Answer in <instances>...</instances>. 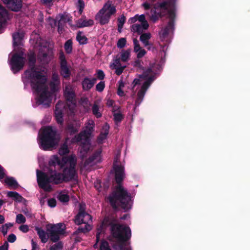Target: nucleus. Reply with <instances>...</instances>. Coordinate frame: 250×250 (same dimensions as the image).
I'll return each instance as SVG.
<instances>
[{
	"label": "nucleus",
	"instance_id": "1",
	"mask_svg": "<svg viewBox=\"0 0 250 250\" xmlns=\"http://www.w3.org/2000/svg\"><path fill=\"white\" fill-rule=\"evenodd\" d=\"M22 81L25 84H30L35 96L36 105L42 104L48 106L51 102L52 95L60 88V81L58 74L52 75L49 85L51 92L48 91L46 86V71L43 68L32 67L24 72Z\"/></svg>",
	"mask_w": 250,
	"mask_h": 250
},
{
	"label": "nucleus",
	"instance_id": "2",
	"mask_svg": "<svg viewBox=\"0 0 250 250\" xmlns=\"http://www.w3.org/2000/svg\"><path fill=\"white\" fill-rule=\"evenodd\" d=\"M49 164L50 166H59L63 169V173L51 170L45 174L37 170L39 186L45 191L51 190V183L58 184L64 181H69L74 179L76 175L77 157L75 155L71 154L67 157H63L61 160L57 155H53L50 158Z\"/></svg>",
	"mask_w": 250,
	"mask_h": 250
},
{
	"label": "nucleus",
	"instance_id": "3",
	"mask_svg": "<svg viewBox=\"0 0 250 250\" xmlns=\"http://www.w3.org/2000/svg\"><path fill=\"white\" fill-rule=\"evenodd\" d=\"M149 15V19L155 22L161 17L167 15L169 20L167 25L159 32L160 40L166 43L171 41V34L174 30V21L175 18V2L174 0H168L155 4L151 9Z\"/></svg>",
	"mask_w": 250,
	"mask_h": 250
},
{
	"label": "nucleus",
	"instance_id": "4",
	"mask_svg": "<svg viewBox=\"0 0 250 250\" xmlns=\"http://www.w3.org/2000/svg\"><path fill=\"white\" fill-rule=\"evenodd\" d=\"M119 159V157L117 155L115 159L113 167L118 186L107 200L113 208L121 207L123 209L127 210L131 208L132 202L130 195L120 184L125 177V173L124 166L120 163Z\"/></svg>",
	"mask_w": 250,
	"mask_h": 250
},
{
	"label": "nucleus",
	"instance_id": "5",
	"mask_svg": "<svg viewBox=\"0 0 250 250\" xmlns=\"http://www.w3.org/2000/svg\"><path fill=\"white\" fill-rule=\"evenodd\" d=\"M64 96L66 100L67 106L66 107L63 103L59 102L56 105L55 110V117L56 121L61 125H62L63 115L64 113H67L69 116H71L75 112V94L73 87L69 84H66L65 86Z\"/></svg>",
	"mask_w": 250,
	"mask_h": 250
},
{
	"label": "nucleus",
	"instance_id": "6",
	"mask_svg": "<svg viewBox=\"0 0 250 250\" xmlns=\"http://www.w3.org/2000/svg\"><path fill=\"white\" fill-rule=\"evenodd\" d=\"M27 55L22 48H15L9 55L8 63L14 73L21 70L26 62ZM30 66L33 65L36 62V56L34 52L30 51L27 55Z\"/></svg>",
	"mask_w": 250,
	"mask_h": 250
},
{
	"label": "nucleus",
	"instance_id": "7",
	"mask_svg": "<svg viewBox=\"0 0 250 250\" xmlns=\"http://www.w3.org/2000/svg\"><path fill=\"white\" fill-rule=\"evenodd\" d=\"M112 237L110 241L115 242L113 247L116 250H131L126 240L131 237V230L129 227L111 224Z\"/></svg>",
	"mask_w": 250,
	"mask_h": 250
},
{
	"label": "nucleus",
	"instance_id": "8",
	"mask_svg": "<svg viewBox=\"0 0 250 250\" xmlns=\"http://www.w3.org/2000/svg\"><path fill=\"white\" fill-rule=\"evenodd\" d=\"M160 66L154 64L151 66L146 72H144L142 76H141L139 79H135L133 82V86H135L138 84L143 83L141 89L138 92L137 98L135 101V105L138 106L143 100L146 91L149 86L151 83L154 79L153 74H155L157 69H159Z\"/></svg>",
	"mask_w": 250,
	"mask_h": 250
},
{
	"label": "nucleus",
	"instance_id": "9",
	"mask_svg": "<svg viewBox=\"0 0 250 250\" xmlns=\"http://www.w3.org/2000/svg\"><path fill=\"white\" fill-rule=\"evenodd\" d=\"M60 140L56 130L51 126L42 127L39 131L38 143L41 148L47 150L56 146Z\"/></svg>",
	"mask_w": 250,
	"mask_h": 250
},
{
	"label": "nucleus",
	"instance_id": "10",
	"mask_svg": "<svg viewBox=\"0 0 250 250\" xmlns=\"http://www.w3.org/2000/svg\"><path fill=\"white\" fill-rule=\"evenodd\" d=\"M65 225L63 223L48 225L47 228V233L39 228H36V230L40 238L43 243H46L48 238L53 242H56L60 239V236L64 233Z\"/></svg>",
	"mask_w": 250,
	"mask_h": 250
},
{
	"label": "nucleus",
	"instance_id": "11",
	"mask_svg": "<svg viewBox=\"0 0 250 250\" xmlns=\"http://www.w3.org/2000/svg\"><path fill=\"white\" fill-rule=\"evenodd\" d=\"M94 122L92 120H88L85 124L84 130L73 139V143H79L81 148L80 153L83 151L86 152L90 148V137L93 131Z\"/></svg>",
	"mask_w": 250,
	"mask_h": 250
},
{
	"label": "nucleus",
	"instance_id": "12",
	"mask_svg": "<svg viewBox=\"0 0 250 250\" xmlns=\"http://www.w3.org/2000/svg\"><path fill=\"white\" fill-rule=\"evenodd\" d=\"M85 205L83 204H80L79 211L76 216L75 222L78 225L82 223L85 224V227H80L78 231L84 233L87 232L92 229V226L89 224L91 222L92 217L90 215L86 213L84 211Z\"/></svg>",
	"mask_w": 250,
	"mask_h": 250
},
{
	"label": "nucleus",
	"instance_id": "13",
	"mask_svg": "<svg viewBox=\"0 0 250 250\" xmlns=\"http://www.w3.org/2000/svg\"><path fill=\"white\" fill-rule=\"evenodd\" d=\"M128 22L130 23H133L130 27L131 32L139 35L142 34L149 27V24L144 14L136 15L133 17L130 18Z\"/></svg>",
	"mask_w": 250,
	"mask_h": 250
},
{
	"label": "nucleus",
	"instance_id": "14",
	"mask_svg": "<svg viewBox=\"0 0 250 250\" xmlns=\"http://www.w3.org/2000/svg\"><path fill=\"white\" fill-rule=\"evenodd\" d=\"M130 56V49H123L117 55L116 59H115L113 62L110 65L111 69L116 70L115 73L116 74L118 75H121L126 67V65L122 64L121 62H126L129 60Z\"/></svg>",
	"mask_w": 250,
	"mask_h": 250
},
{
	"label": "nucleus",
	"instance_id": "15",
	"mask_svg": "<svg viewBox=\"0 0 250 250\" xmlns=\"http://www.w3.org/2000/svg\"><path fill=\"white\" fill-rule=\"evenodd\" d=\"M116 11L115 6L111 2L108 1L104 4L97 13L96 20L101 24H106L108 22L111 16L114 14Z\"/></svg>",
	"mask_w": 250,
	"mask_h": 250
},
{
	"label": "nucleus",
	"instance_id": "16",
	"mask_svg": "<svg viewBox=\"0 0 250 250\" xmlns=\"http://www.w3.org/2000/svg\"><path fill=\"white\" fill-rule=\"evenodd\" d=\"M33 47H47L51 45L50 42H46L41 39L38 34H33L30 40Z\"/></svg>",
	"mask_w": 250,
	"mask_h": 250
},
{
	"label": "nucleus",
	"instance_id": "17",
	"mask_svg": "<svg viewBox=\"0 0 250 250\" xmlns=\"http://www.w3.org/2000/svg\"><path fill=\"white\" fill-rule=\"evenodd\" d=\"M108 224H109L108 218H105L100 226L97 228L96 233V243L94 245V248H96L97 247L98 242L101 240V239H102L104 237V229Z\"/></svg>",
	"mask_w": 250,
	"mask_h": 250
},
{
	"label": "nucleus",
	"instance_id": "18",
	"mask_svg": "<svg viewBox=\"0 0 250 250\" xmlns=\"http://www.w3.org/2000/svg\"><path fill=\"white\" fill-rule=\"evenodd\" d=\"M59 58L61 63V74L64 78L69 77L70 76V71L67 65V62L65 60L64 55L62 52L60 53Z\"/></svg>",
	"mask_w": 250,
	"mask_h": 250
},
{
	"label": "nucleus",
	"instance_id": "19",
	"mask_svg": "<svg viewBox=\"0 0 250 250\" xmlns=\"http://www.w3.org/2000/svg\"><path fill=\"white\" fill-rule=\"evenodd\" d=\"M13 44L14 47H21L24 45V33L22 32H16L13 34Z\"/></svg>",
	"mask_w": 250,
	"mask_h": 250
},
{
	"label": "nucleus",
	"instance_id": "20",
	"mask_svg": "<svg viewBox=\"0 0 250 250\" xmlns=\"http://www.w3.org/2000/svg\"><path fill=\"white\" fill-rule=\"evenodd\" d=\"M57 19H59V25H58V31L59 32L61 31L60 25L63 23H68L71 27H74V25L72 24V18L67 14H64L62 15H59L57 17Z\"/></svg>",
	"mask_w": 250,
	"mask_h": 250
},
{
	"label": "nucleus",
	"instance_id": "21",
	"mask_svg": "<svg viewBox=\"0 0 250 250\" xmlns=\"http://www.w3.org/2000/svg\"><path fill=\"white\" fill-rule=\"evenodd\" d=\"M109 125L107 124H105L102 129L100 134L99 136L97 141L100 144L103 143L104 140L107 138L108 134Z\"/></svg>",
	"mask_w": 250,
	"mask_h": 250
},
{
	"label": "nucleus",
	"instance_id": "22",
	"mask_svg": "<svg viewBox=\"0 0 250 250\" xmlns=\"http://www.w3.org/2000/svg\"><path fill=\"white\" fill-rule=\"evenodd\" d=\"M7 7L14 11H19L22 6L21 0H10L6 4Z\"/></svg>",
	"mask_w": 250,
	"mask_h": 250
},
{
	"label": "nucleus",
	"instance_id": "23",
	"mask_svg": "<svg viewBox=\"0 0 250 250\" xmlns=\"http://www.w3.org/2000/svg\"><path fill=\"white\" fill-rule=\"evenodd\" d=\"M93 21L90 19H86L85 18H82L78 20L75 25H74V27L78 28H82L84 27H87L93 25Z\"/></svg>",
	"mask_w": 250,
	"mask_h": 250
},
{
	"label": "nucleus",
	"instance_id": "24",
	"mask_svg": "<svg viewBox=\"0 0 250 250\" xmlns=\"http://www.w3.org/2000/svg\"><path fill=\"white\" fill-rule=\"evenodd\" d=\"M81 126V123L79 121H74L72 123H70L67 127V131L70 134L74 133L78 131Z\"/></svg>",
	"mask_w": 250,
	"mask_h": 250
},
{
	"label": "nucleus",
	"instance_id": "25",
	"mask_svg": "<svg viewBox=\"0 0 250 250\" xmlns=\"http://www.w3.org/2000/svg\"><path fill=\"white\" fill-rule=\"evenodd\" d=\"M8 18L7 11L0 4V33L1 32L3 24Z\"/></svg>",
	"mask_w": 250,
	"mask_h": 250
},
{
	"label": "nucleus",
	"instance_id": "26",
	"mask_svg": "<svg viewBox=\"0 0 250 250\" xmlns=\"http://www.w3.org/2000/svg\"><path fill=\"white\" fill-rule=\"evenodd\" d=\"M151 35L150 33H145L141 34L140 37V40L144 46H149L151 45L150 38Z\"/></svg>",
	"mask_w": 250,
	"mask_h": 250
},
{
	"label": "nucleus",
	"instance_id": "27",
	"mask_svg": "<svg viewBox=\"0 0 250 250\" xmlns=\"http://www.w3.org/2000/svg\"><path fill=\"white\" fill-rule=\"evenodd\" d=\"M96 81V79L95 78H85L82 83L83 89L85 90L90 89L93 87Z\"/></svg>",
	"mask_w": 250,
	"mask_h": 250
},
{
	"label": "nucleus",
	"instance_id": "28",
	"mask_svg": "<svg viewBox=\"0 0 250 250\" xmlns=\"http://www.w3.org/2000/svg\"><path fill=\"white\" fill-rule=\"evenodd\" d=\"M58 200L62 203H66L69 200V196L68 191L64 190L58 193L57 196Z\"/></svg>",
	"mask_w": 250,
	"mask_h": 250
},
{
	"label": "nucleus",
	"instance_id": "29",
	"mask_svg": "<svg viewBox=\"0 0 250 250\" xmlns=\"http://www.w3.org/2000/svg\"><path fill=\"white\" fill-rule=\"evenodd\" d=\"M5 184L11 188H16L19 185L17 182L14 178L11 177H7L4 179Z\"/></svg>",
	"mask_w": 250,
	"mask_h": 250
},
{
	"label": "nucleus",
	"instance_id": "30",
	"mask_svg": "<svg viewBox=\"0 0 250 250\" xmlns=\"http://www.w3.org/2000/svg\"><path fill=\"white\" fill-rule=\"evenodd\" d=\"M7 195L9 197L12 198L16 202H22L23 198L18 193L13 191H8Z\"/></svg>",
	"mask_w": 250,
	"mask_h": 250
},
{
	"label": "nucleus",
	"instance_id": "31",
	"mask_svg": "<svg viewBox=\"0 0 250 250\" xmlns=\"http://www.w3.org/2000/svg\"><path fill=\"white\" fill-rule=\"evenodd\" d=\"M100 151L97 152L91 158L89 159V161L87 162L86 165H89L90 163H96L100 162L101 161Z\"/></svg>",
	"mask_w": 250,
	"mask_h": 250
},
{
	"label": "nucleus",
	"instance_id": "32",
	"mask_svg": "<svg viewBox=\"0 0 250 250\" xmlns=\"http://www.w3.org/2000/svg\"><path fill=\"white\" fill-rule=\"evenodd\" d=\"M68 139H66V142L60 147L59 150V153L61 155H64L69 153V150L67 145Z\"/></svg>",
	"mask_w": 250,
	"mask_h": 250
},
{
	"label": "nucleus",
	"instance_id": "33",
	"mask_svg": "<svg viewBox=\"0 0 250 250\" xmlns=\"http://www.w3.org/2000/svg\"><path fill=\"white\" fill-rule=\"evenodd\" d=\"M77 40L81 44H84L87 42V39L82 32H79L77 35Z\"/></svg>",
	"mask_w": 250,
	"mask_h": 250
},
{
	"label": "nucleus",
	"instance_id": "34",
	"mask_svg": "<svg viewBox=\"0 0 250 250\" xmlns=\"http://www.w3.org/2000/svg\"><path fill=\"white\" fill-rule=\"evenodd\" d=\"M125 87V83H123L122 80H120L118 82V95L121 97L125 95L123 91L124 87Z\"/></svg>",
	"mask_w": 250,
	"mask_h": 250
},
{
	"label": "nucleus",
	"instance_id": "35",
	"mask_svg": "<svg viewBox=\"0 0 250 250\" xmlns=\"http://www.w3.org/2000/svg\"><path fill=\"white\" fill-rule=\"evenodd\" d=\"M134 51L138 58H142L146 53V51L143 48H134Z\"/></svg>",
	"mask_w": 250,
	"mask_h": 250
},
{
	"label": "nucleus",
	"instance_id": "36",
	"mask_svg": "<svg viewBox=\"0 0 250 250\" xmlns=\"http://www.w3.org/2000/svg\"><path fill=\"white\" fill-rule=\"evenodd\" d=\"M155 0H148V1H146L142 4V6L145 10H148L150 8L152 3L155 1Z\"/></svg>",
	"mask_w": 250,
	"mask_h": 250
},
{
	"label": "nucleus",
	"instance_id": "37",
	"mask_svg": "<svg viewBox=\"0 0 250 250\" xmlns=\"http://www.w3.org/2000/svg\"><path fill=\"white\" fill-rule=\"evenodd\" d=\"M26 221L25 217L21 214H18L16 216V222L18 224H22Z\"/></svg>",
	"mask_w": 250,
	"mask_h": 250
},
{
	"label": "nucleus",
	"instance_id": "38",
	"mask_svg": "<svg viewBox=\"0 0 250 250\" xmlns=\"http://www.w3.org/2000/svg\"><path fill=\"white\" fill-rule=\"evenodd\" d=\"M114 119L116 124L117 125L122 121L123 119V115L120 112L115 113L114 114Z\"/></svg>",
	"mask_w": 250,
	"mask_h": 250
},
{
	"label": "nucleus",
	"instance_id": "39",
	"mask_svg": "<svg viewBox=\"0 0 250 250\" xmlns=\"http://www.w3.org/2000/svg\"><path fill=\"white\" fill-rule=\"evenodd\" d=\"M92 112L97 118L101 116V113L99 112V108L96 104H94L92 107Z\"/></svg>",
	"mask_w": 250,
	"mask_h": 250
},
{
	"label": "nucleus",
	"instance_id": "40",
	"mask_svg": "<svg viewBox=\"0 0 250 250\" xmlns=\"http://www.w3.org/2000/svg\"><path fill=\"white\" fill-rule=\"evenodd\" d=\"M100 250H111L108 244L105 241H102L100 247Z\"/></svg>",
	"mask_w": 250,
	"mask_h": 250
},
{
	"label": "nucleus",
	"instance_id": "41",
	"mask_svg": "<svg viewBox=\"0 0 250 250\" xmlns=\"http://www.w3.org/2000/svg\"><path fill=\"white\" fill-rule=\"evenodd\" d=\"M105 87L104 82L101 81L98 83L96 86V90L99 92H102L104 90Z\"/></svg>",
	"mask_w": 250,
	"mask_h": 250
},
{
	"label": "nucleus",
	"instance_id": "42",
	"mask_svg": "<svg viewBox=\"0 0 250 250\" xmlns=\"http://www.w3.org/2000/svg\"><path fill=\"white\" fill-rule=\"evenodd\" d=\"M51 54H49V55L44 53L42 55V56L41 57V55H40V57L42 61L43 62H47L48 60H50L51 58Z\"/></svg>",
	"mask_w": 250,
	"mask_h": 250
},
{
	"label": "nucleus",
	"instance_id": "43",
	"mask_svg": "<svg viewBox=\"0 0 250 250\" xmlns=\"http://www.w3.org/2000/svg\"><path fill=\"white\" fill-rule=\"evenodd\" d=\"M47 22L52 28H54L56 26L57 22L56 20L49 17L47 20Z\"/></svg>",
	"mask_w": 250,
	"mask_h": 250
},
{
	"label": "nucleus",
	"instance_id": "44",
	"mask_svg": "<svg viewBox=\"0 0 250 250\" xmlns=\"http://www.w3.org/2000/svg\"><path fill=\"white\" fill-rule=\"evenodd\" d=\"M125 17L124 16H123V17H121L120 19H119V20H118V28L120 30L122 28L123 25L125 23Z\"/></svg>",
	"mask_w": 250,
	"mask_h": 250
},
{
	"label": "nucleus",
	"instance_id": "45",
	"mask_svg": "<svg viewBox=\"0 0 250 250\" xmlns=\"http://www.w3.org/2000/svg\"><path fill=\"white\" fill-rule=\"evenodd\" d=\"M126 44V40L122 38L119 40L117 42V47H125Z\"/></svg>",
	"mask_w": 250,
	"mask_h": 250
},
{
	"label": "nucleus",
	"instance_id": "46",
	"mask_svg": "<svg viewBox=\"0 0 250 250\" xmlns=\"http://www.w3.org/2000/svg\"><path fill=\"white\" fill-rule=\"evenodd\" d=\"M41 1L43 4L47 7H51L53 4V0H42Z\"/></svg>",
	"mask_w": 250,
	"mask_h": 250
},
{
	"label": "nucleus",
	"instance_id": "47",
	"mask_svg": "<svg viewBox=\"0 0 250 250\" xmlns=\"http://www.w3.org/2000/svg\"><path fill=\"white\" fill-rule=\"evenodd\" d=\"M48 205L51 208L55 207L56 205V201L53 198L49 199L48 200Z\"/></svg>",
	"mask_w": 250,
	"mask_h": 250
},
{
	"label": "nucleus",
	"instance_id": "48",
	"mask_svg": "<svg viewBox=\"0 0 250 250\" xmlns=\"http://www.w3.org/2000/svg\"><path fill=\"white\" fill-rule=\"evenodd\" d=\"M78 6L79 7V11L81 13L84 7V4L83 1L82 0H78Z\"/></svg>",
	"mask_w": 250,
	"mask_h": 250
},
{
	"label": "nucleus",
	"instance_id": "49",
	"mask_svg": "<svg viewBox=\"0 0 250 250\" xmlns=\"http://www.w3.org/2000/svg\"><path fill=\"white\" fill-rule=\"evenodd\" d=\"M97 77L99 79L102 80L104 78V74L103 71H102L101 70H98L97 72Z\"/></svg>",
	"mask_w": 250,
	"mask_h": 250
},
{
	"label": "nucleus",
	"instance_id": "50",
	"mask_svg": "<svg viewBox=\"0 0 250 250\" xmlns=\"http://www.w3.org/2000/svg\"><path fill=\"white\" fill-rule=\"evenodd\" d=\"M19 229L23 232H26L29 230L28 226L25 225L21 226L19 228Z\"/></svg>",
	"mask_w": 250,
	"mask_h": 250
},
{
	"label": "nucleus",
	"instance_id": "51",
	"mask_svg": "<svg viewBox=\"0 0 250 250\" xmlns=\"http://www.w3.org/2000/svg\"><path fill=\"white\" fill-rule=\"evenodd\" d=\"M16 237L14 234H11L8 237V241L9 242L13 243L15 241Z\"/></svg>",
	"mask_w": 250,
	"mask_h": 250
},
{
	"label": "nucleus",
	"instance_id": "52",
	"mask_svg": "<svg viewBox=\"0 0 250 250\" xmlns=\"http://www.w3.org/2000/svg\"><path fill=\"white\" fill-rule=\"evenodd\" d=\"M81 104L85 106V105H88V101L86 98H83L81 100Z\"/></svg>",
	"mask_w": 250,
	"mask_h": 250
},
{
	"label": "nucleus",
	"instance_id": "53",
	"mask_svg": "<svg viewBox=\"0 0 250 250\" xmlns=\"http://www.w3.org/2000/svg\"><path fill=\"white\" fill-rule=\"evenodd\" d=\"M8 229L7 227L4 225L1 227L0 231L4 235H5L7 233Z\"/></svg>",
	"mask_w": 250,
	"mask_h": 250
},
{
	"label": "nucleus",
	"instance_id": "54",
	"mask_svg": "<svg viewBox=\"0 0 250 250\" xmlns=\"http://www.w3.org/2000/svg\"><path fill=\"white\" fill-rule=\"evenodd\" d=\"M53 246L57 250H60L61 249L62 247H63V245H62V243L61 242H59L57 244H55V245H53Z\"/></svg>",
	"mask_w": 250,
	"mask_h": 250
},
{
	"label": "nucleus",
	"instance_id": "55",
	"mask_svg": "<svg viewBox=\"0 0 250 250\" xmlns=\"http://www.w3.org/2000/svg\"><path fill=\"white\" fill-rule=\"evenodd\" d=\"M72 42L71 40H69L67 41L64 44V47H72Z\"/></svg>",
	"mask_w": 250,
	"mask_h": 250
},
{
	"label": "nucleus",
	"instance_id": "56",
	"mask_svg": "<svg viewBox=\"0 0 250 250\" xmlns=\"http://www.w3.org/2000/svg\"><path fill=\"white\" fill-rule=\"evenodd\" d=\"M4 172L3 168L0 166V179L4 177Z\"/></svg>",
	"mask_w": 250,
	"mask_h": 250
},
{
	"label": "nucleus",
	"instance_id": "57",
	"mask_svg": "<svg viewBox=\"0 0 250 250\" xmlns=\"http://www.w3.org/2000/svg\"><path fill=\"white\" fill-rule=\"evenodd\" d=\"M0 250H8V244L5 242V244L0 247Z\"/></svg>",
	"mask_w": 250,
	"mask_h": 250
},
{
	"label": "nucleus",
	"instance_id": "58",
	"mask_svg": "<svg viewBox=\"0 0 250 250\" xmlns=\"http://www.w3.org/2000/svg\"><path fill=\"white\" fill-rule=\"evenodd\" d=\"M114 102L112 100H108L107 101V105L108 106H111L113 105Z\"/></svg>",
	"mask_w": 250,
	"mask_h": 250
},
{
	"label": "nucleus",
	"instance_id": "59",
	"mask_svg": "<svg viewBox=\"0 0 250 250\" xmlns=\"http://www.w3.org/2000/svg\"><path fill=\"white\" fill-rule=\"evenodd\" d=\"M133 43L134 44V47H139L138 41L136 39L133 40Z\"/></svg>",
	"mask_w": 250,
	"mask_h": 250
},
{
	"label": "nucleus",
	"instance_id": "60",
	"mask_svg": "<svg viewBox=\"0 0 250 250\" xmlns=\"http://www.w3.org/2000/svg\"><path fill=\"white\" fill-rule=\"evenodd\" d=\"M4 217L2 215H0V224H2L4 223Z\"/></svg>",
	"mask_w": 250,
	"mask_h": 250
},
{
	"label": "nucleus",
	"instance_id": "61",
	"mask_svg": "<svg viewBox=\"0 0 250 250\" xmlns=\"http://www.w3.org/2000/svg\"><path fill=\"white\" fill-rule=\"evenodd\" d=\"M66 52L67 53H70L72 52V48H65Z\"/></svg>",
	"mask_w": 250,
	"mask_h": 250
},
{
	"label": "nucleus",
	"instance_id": "62",
	"mask_svg": "<svg viewBox=\"0 0 250 250\" xmlns=\"http://www.w3.org/2000/svg\"><path fill=\"white\" fill-rule=\"evenodd\" d=\"M4 225L7 227V228L9 229V228L12 227L13 226V224L9 223L5 224Z\"/></svg>",
	"mask_w": 250,
	"mask_h": 250
},
{
	"label": "nucleus",
	"instance_id": "63",
	"mask_svg": "<svg viewBox=\"0 0 250 250\" xmlns=\"http://www.w3.org/2000/svg\"><path fill=\"white\" fill-rule=\"evenodd\" d=\"M129 217V215L128 214H125L124 215L122 218H121V219H123V220H125L127 218Z\"/></svg>",
	"mask_w": 250,
	"mask_h": 250
},
{
	"label": "nucleus",
	"instance_id": "64",
	"mask_svg": "<svg viewBox=\"0 0 250 250\" xmlns=\"http://www.w3.org/2000/svg\"><path fill=\"white\" fill-rule=\"evenodd\" d=\"M50 250H57L54 246L53 245L50 248Z\"/></svg>",
	"mask_w": 250,
	"mask_h": 250
}]
</instances>
